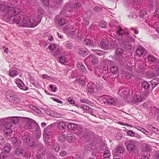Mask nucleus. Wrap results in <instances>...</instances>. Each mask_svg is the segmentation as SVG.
Instances as JSON below:
<instances>
[{"instance_id":"412c9836","label":"nucleus","mask_w":159,"mask_h":159,"mask_svg":"<svg viewBox=\"0 0 159 159\" xmlns=\"http://www.w3.org/2000/svg\"><path fill=\"white\" fill-rule=\"evenodd\" d=\"M75 136L72 134H68L66 136V139L67 141L70 143L74 142L75 140Z\"/></svg>"},{"instance_id":"7c9ffc66","label":"nucleus","mask_w":159,"mask_h":159,"mask_svg":"<svg viewBox=\"0 0 159 159\" xmlns=\"http://www.w3.org/2000/svg\"><path fill=\"white\" fill-rule=\"evenodd\" d=\"M147 12L146 10L143 9L140 11L139 13V17L140 18H147L148 17Z\"/></svg>"},{"instance_id":"c9c22d12","label":"nucleus","mask_w":159,"mask_h":159,"mask_svg":"<svg viewBox=\"0 0 159 159\" xmlns=\"http://www.w3.org/2000/svg\"><path fill=\"white\" fill-rule=\"evenodd\" d=\"M66 100L70 104H74V106L78 107H80V105L75 103V100L71 97H69L67 98Z\"/></svg>"},{"instance_id":"603ef678","label":"nucleus","mask_w":159,"mask_h":159,"mask_svg":"<svg viewBox=\"0 0 159 159\" xmlns=\"http://www.w3.org/2000/svg\"><path fill=\"white\" fill-rule=\"evenodd\" d=\"M53 149L56 152H58L59 151L60 148L59 145L58 143L55 144L53 146Z\"/></svg>"},{"instance_id":"393cba45","label":"nucleus","mask_w":159,"mask_h":159,"mask_svg":"<svg viewBox=\"0 0 159 159\" xmlns=\"http://www.w3.org/2000/svg\"><path fill=\"white\" fill-rule=\"evenodd\" d=\"M79 54L82 56H85L88 53V50L85 48H82L79 49L78 51Z\"/></svg>"},{"instance_id":"338daca9","label":"nucleus","mask_w":159,"mask_h":159,"mask_svg":"<svg viewBox=\"0 0 159 159\" xmlns=\"http://www.w3.org/2000/svg\"><path fill=\"white\" fill-rule=\"evenodd\" d=\"M86 14L88 16V17H90L92 14V11L89 10H88L86 11Z\"/></svg>"},{"instance_id":"6ab92c4d","label":"nucleus","mask_w":159,"mask_h":159,"mask_svg":"<svg viewBox=\"0 0 159 159\" xmlns=\"http://www.w3.org/2000/svg\"><path fill=\"white\" fill-rule=\"evenodd\" d=\"M124 148L122 145H119L117 147L114 152L116 156H119L121 153H123L124 152Z\"/></svg>"},{"instance_id":"e2e57ef3","label":"nucleus","mask_w":159,"mask_h":159,"mask_svg":"<svg viewBox=\"0 0 159 159\" xmlns=\"http://www.w3.org/2000/svg\"><path fill=\"white\" fill-rule=\"evenodd\" d=\"M75 8L76 9H78L79 8H80V7H81V5L80 3L78 2L76 3L75 4Z\"/></svg>"},{"instance_id":"f3484780","label":"nucleus","mask_w":159,"mask_h":159,"mask_svg":"<svg viewBox=\"0 0 159 159\" xmlns=\"http://www.w3.org/2000/svg\"><path fill=\"white\" fill-rule=\"evenodd\" d=\"M11 142L13 146L15 147L20 146L22 144L21 139H18L17 138H12Z\"/></svg>"},{"instance_id":"2eb2a0df","label":"nucleus","mask_w":159,"mask_h":159,"mask_svg":"<svg viewBox=\"0 0 159 159\" xmlns=\"http://www.w3.org/2000/svg\"><path fill=\"white\" fill-rule=\"evenodd\" d=\"M86 61H88L89 62L93 64H95L98 63V59L96 56L93 54H90L85 59Z\"/></svg>"},{"instance_id":"bf43d9fd","label":"nucleus","mask_w":159,"mask_h":159,"mask_svg":"<svg viewBox=\"0 0 159 159\" xmlns=\"http://www.w3.org/2000/svg\"><path fill=\"white\" fill-rule=\"evenodd\" d=\"M14 4L15 2L13 0H9L7 3V5H8L7 7H6V5L5 7H7L8 6H10V5H11L12 6V7H13V6L14 5Z\"/></svg>"},{"instance_id":"4c0bfd02","label":"nucleus","mask_w":159,"mask_h":159,"mask_svg":"<svg viewBox=\"0 0 159 159\" xmlns=\"http://www.w3.org/2000/svg\"><path fill=\"white\" fill-rule=\"evenodd\" d=\"M125 42H126L127 43H133L134 41V39L131 36L127 37L125 39H124Z\"/></svg>"},{"instance_id":"f704fd0d","label":"nucleus","mask_w":159,"mask_h":159,"mask_svg":"<svg viewBox=\"0 0 159 159\" xmlns=\"http://www.w3.org/2000/svg\"><path fill=\"white\" fill-rule=\"evenodd\" d=\"M124 52L123 50L121 48H118L116 49L115 53L118 56H121Z\"/></svg>"},{"instance_id":"1a4fd4ad","label":"nucleus","mask_w":159,"mask_h":159,"mask_svg":"<svg viewBox=\"0 0 159 159\" xmlns=\"http://www.w3.org/2000/svg\"><path fill=\"white\" fill-rule=\"evenodd\" d=\"M23 117L19 116H11L9 117L6 118H4V121L7 124L8 122H10L13 124H16L21 119H22Z\"/></svg>"},{"instance_id":"423d86ee","label":"nucleus","mask_w":159,"mask_h":159,"mask_svg":"<svg viewBox=\"0 0 159 159\" xmlns=\"http://www.w3.org/2000/svg\"><path fill=\"white\" fill-rule=\"evenodd\" d=\"M6 97L7 99L14 103H18L20 100L18 96L11 91L7 92Z\"/></svg>"},{"instance_id":"ea45409f","label":"nucleus","mask_w":159,"mask_h":159,"mask_svg":"<svg viewBox=\"0 0 159 159\" xmlns=\"http://www.w3.org/2000/svg\"><path fill=\"white\" fill-rule=\"evenodd\" d=\"M143 148L144 151L148 152L151 150V146L148 144H144L143 145Z\"/></svg>"},{"instance_id":"4468645a","label":"nucleus","mask_w":159,"mask_h":159,"mask_svg":"<svg viewBox=\"0 0 159 159\" xmlns=\"http://www.w3.org/2000/svg\"><path fill=\"white\" fill-rule=\"evenodd\" d=\"M5 128L4 129V132L7 135H9L12 133V130L11 128V124L10 122H8L7 124L4 122V124Z\"/></svg>"},{"instance_id":"a19ab883","label":"nucleus","mask_w":159,"mask_h":159,"mask_svg":"<svg viewBox=\"0 0 159 159\" xmlns=\"http://www.w3.org/2000/svg\"><path fill=\"white\" fill-rule=\"evenodd\" d=\"M92 50L94 52L100 56H102V55H104L105 52L102 51L97 49H94Z\"/></svg>"},{"instance_id":"c756f323","label":"nucleus","mask_w":159,"mask_h":159,"mask_svg":"<svg viewBox=\"0 0 159 159\" xmlns=\"http://www.w3.org/2000/svg\"><path fill=\"white\" fill-rule=\"evenodd\" d=\"M59 61L62 64H65L67 63L68 60L65 56L61 55L59 57Z\"/></svg>"},{"instance_id":"5701e85b","label":"nucleus","mask_w":159,"mask_h":159,"mask_svg":"<svg viewBox=\"0 0 159 159\" xmlns=\"http://www.w3.org/2000/svg\"><path fill=\"white\" fill-rule=\"evenodd\" d=\"M144 98L140 95L136 94L133 98V101L135 104H137L143 101Z\"/></svg>"},{"instance_id":"cd10ccee","label":"nucleus","mask_w":159,"mask_h":159,"mask_svg":"<svg viewBox=\"0 0 159 159\" xmlns=\"http://www.w3.org/2000/svg\"><path fill=\"white\" fill-rule=\"evenodd\" d=\"M86 78L84 75L82 76L78 80V82L80 85L83 86L86 85Z\"/></svg>"},{"instance_id":"e433bc0d","label":"nucleus","mask_w":159,"mask_h":159,"mask_svg":"<svg viewBox=\"0 0 159 159\" xmlns=\"http://www.w3.org/2000/svg\"><path fill=\"white\" fill-rule=\"evenodd\" d=\"M157 59L153 56L149 55L148 56V62L151 64L154 62H156Z\"/></svg>"},{"instance_id":"a18cd8bd","label":"nucleus","mask_w":159,"mask_h":159,"mask_svg":"<svg viewBox=\"0 0 159 159\" xmlns=\"http://www.w3.org/2000/svg\"><path fill=\"white\" fill-rule=\"evenodd\" d=\"M15 153L16 154L18 155H20L21 154H23V150L21 148H18L16 149L15 150Z\"/></svg>"},{"instance_id":"c03bdc74","label":"nucleus","mask_w":159,"mask_h":159,"mask_svg":"<svg viewBox=\"0 0 159 159\" xmlns=\"http://www.w3.org/2000/svg\"><path fill=\"white\" fill-rule=\"evenodd\" d=\"M147 127L149 130L150 131H152L154 133H155L156 131H157V128L154 127L150 125H148L147 126Z\"/></svg>"},{"instance_id":"5fc2aeb1","label":"nucleus","mask_w":159,"mask_h":159,"mask_svg":"<svg viewBox=\"0 0 159 159\" xmlns=\"http://www.w3.org/2000/svg\"><path fill=\"white\" fill-rule=\"evenodd\" d=\"M36 143H35L34 142L32 141L30 143H28V145L30 146V147H32L33 149H34V148L35 147V145H36Z\"/></svg>"},{"instance_id":"de8ad7c7","label":"nucleus","mask_w":159,"mask_h":159,"mask_svg":"<svg viewBox=\"0 0 159 159\" xmlns=\"http://www.w3.org/2000/svg\"><path fill=\"white\" fill-rule=\"evenodd\" d=\"M111 70L112 73L116 74L118 71V68L116 66H112L111 68Z\"/></svg>"},{"instance_id":"9d476101","label":"nucleus","mask_w":159,"mask_h":159,"mask_svg":"<svg viewBox=\"0 0 159 159\" xmlns=\"http://www.w3.org/2000/svg\"><path fill=\"white\" fill-rule=\"evenodd\" d=\"M76 28L75 27L73 26H69L65 29V31L66 34L69 37L74 38L75 37Z\"/></svg>"},{"instance_id":"c85d7f7f","label":"nucleus","mask_w":159,"mask_h":159,"mask_svg":"<svg viewBox=\"0 0 159 159\" xmlns=\"http://www.w3.org/2000/svg\"><path fill=\"white\" fill-rule=\"evenodd\" d=\"M122 43H120V45L122 47L125 48L126 50H129L131 48V45L129 44V43H127L126 42H125L124 40H122Z\"/></svg>"},{"instance_id":"3c124183","label":"nucleus","mask_w":159,"mask_h":159,"mask_svg":"<svg viewBox=\"0 0 159 159\" xmlns=\"http://www.w3.org/2000/svg\"><path fill=\"white\" fill-rule=\"evenodd\" d=\"M45 112L48 115L51 116H53V111L48 109H45Z\"/></svg>"},{"instance_id":"bb28decb","label":"nucleus","mask_w":159,"mask_h":159,"mask_svg":"<svg viewBox=\"0 0 159 159\" xmlns=\"http://www.w3.org/2000/svg\"><path fill=\"white\" fill-rule=\"evenodd\" d=\"M95 84L93 83H89L88 84L87 90L89 93H92L94 91Z\"/></svg>"},{"instance_id":"49530a36","label":"nucleus","mask_w":159,"mask_h":159,"mask_svg":"<svg viewBox=\"0 0 159 159\" xmlns=\"http://www.w3.org/2000/svg\"><path fill=\"white\" fill-rule=\"evenodd\" d=\"M111 155V153L108 150H105L104 152L103 157L104 158H108Z\"/></svg>"},{"instance_id":"58836bf2","label":"nucleus","mask_w":159,"mask_h":159,"mask_svg":"<svg viewBox=\"0 0 159 159\" xmlns=\"http://www.w3.org/2000/svg\"><path fill=\"white\" fill-rule=\"evenodd\" d=\"M59 128L60 129H64L66 126V124L65 122L61 121L57 125Z\"/></svg>"},{"instance_id":"39448f33","label":"nucleus","mask_w":159,"mask_h":159,"mask_svg":"<svg viewBox=\"0 0 159 159\" xmlns=\"http://www.w3.org/2000/svg\"><path fill=\"white\" fill-rule=\"evenodd\" d=\"M139 142L136 140L129 139L125 141L124 144L127 149L130 152H134L136 149V146L138 145Z\"/></svg>"},{"instance_id":"aec40b11","label":"nucleus","mask_w":159,"mask_h":159,"mask_svg":"<svg viewBox=\"0 0 159 159\" xmlns=\"http://www.w3.org/2000/svg\"><path fill=\"white\" fill-rule=\"evenodd\" d=\"M119 30L116 32V35H117L116 39L117 40H120V43H122V40L123 39H122L123 38V35L122 33L121 32L123 30L120 26H119Z\"/></svg>"},{"instance_id":"864d4df0","label":"nucleus","mask_w":159,"mask_h":159,"mask_svg":"<svg viewBox=\"0 0 159 159\" xmlns=\"http://www.w3.org/2000/svg\"><path fill=\"white\" fill-rule=\"evenodd\" d=\"M65 135L64 134H60L58 137V139L61 142H63L65 139Z\"/></svg>"},{"instance_id":"37998d69","label":"nucleus","mask_w":159,"mask_h":159,"mask_svg":"<svg viewBox=\"0 0 159 159\" xmlns=\"http://www.w3.org/2000/svg\"><path fill=\"white\" fill-rule=\"evenodd\" d=\"M18 74V71L16 70H9V75L10 76L14 77L17 75Z\"/></svg>"},{"instance_id":"13d9d810","label":"nucleus","mask_w":159,"mask_h":159,"mask_svg":"<svg viewBox=\"0 0 159 159\" xmlns=\"http://www.w3.org/2000/svg\"><path fill=\"white\" fill-rule=\"evenodd\" d=\"M82 107L84 109L89 111H92V109L89 107L87 105H83Z\"/></svg>"},{"instance_id":"69168bd1","label":"nucleus","mask_w":159,"mask_h":159,"mask_svg":"<svg viewBox=\"0 0 159 159\" xmlns=\"http://www.w3.org/2000/svg\"><path fill=\"white\" fill-rule=\"evenodd\" d=\"M52 99L54 101L56 102L62 104V101L59 100L57 98H52Z\"/></svg>"},{"instance_id":"0e129e2a","label":"nucleus","mask_w":159,"mask_h":159,"mask_svg":"<svg viewBox=\"0 0 159 159\" xmlns=\"http://www.w3.org/2000/svg\"><path fill=\"white\" fill-rule=\"evenodd\" d=\"M60 155L61 157H64L67 155V152L65 151H61L60 153Z\"/></svg>"},{"instance_id":"473e14b6","label":"nucleus","mask_w":159,"mask_h":159,"mask_svg":"<svg viewBox=\"0 0 159 159\" xmlns=\"http://www.w3.org/2000/svg\"><path fill=\"white\" fill-rule=\"evenodd\" d=\"M43 9L41 7H39L38 9L37 14H38V15L37 16H34V17H35V20L37 19V18H38V17H39L40 18V21L41 20V17L40 16L41 15H42L43 13Z\"/></svg>"},{"instance_id":"6e6552de","label":"nucleus","mask_w":159,"mask_h":159,"mask_svg":"<svg viewBox=\"0 0 159 159\" xmlns=\"http://www.w3.org/2000/svg\"><path fill=\"white\" fill-rule=\"evenodd\" d=\"M83 43L90 46L95 47L98 45L97 41L93 38H85L83 41Z\"/></svg>"},{"instance_id":"9b49d317","label":"nucleus","mask_w":159,"mask_h":159,"mask_svg":"<svg viewBox=\"0 0 159 159\" xmlns=\"http://www.w3.org/2000/svg\"><path fill=\"white\" fill-rule=\"evenodd\" d=\"M101 97L102 99L105 100V101L104 102H106L107 104L109 105L115 106L116 104V101L115 100L114 98L110 96L104 95Z\"/></svg>"},{"instance_id":"680f3d73","label":"nucleus","mask_w":159,"mask_h":159,"mask_svg":"<svg viewBox=\"0 0 159 159\" xmlns=\"http://www.w3.org/2000/svg\"><path fill=\"white\" fill-rule=\"evenodd\" d=\"M102 8L98 6L95 7L94 8V11L95 12H99L102 11Z\"/></svg>"},{"instance_id":"20e7f679","label":"nucleus","mask_w":159,"mask_h":159,"mask_svg":"<svg viewBox=\"0 0 159 159\" xmlns=\"http://www.w3.org/2000/svg\"><path fill=\"white\" fill-rule=\"evenodd\" d=\"M25 125L27 128L34 129L33 131L38 132V134L40 135L41 130L39 126L34 120L31 119H28Z\"/></svg>"},{"instance_id":"09e8293b","label":"nucleus","mask_w":159,"mask_h":159,"mask_svg":"<svg viewBox=\"0 0 159 159\" xmlns=\"http://www.w3.org/2000/svg\"><path fill=\"white\" fill-rule=\"evenodd\" d=\"M84 150L88 152H91L92 150L91 145L90 144L86 145L84 147Z\"/></svg>"},{"instance_id":"79ce46f5","label":"nucleus","mask_w":159,"mask_h":159,"mask_svg":"<svg viewBox=\"0 0 159 159\" xmlns=\"http://www.w3.org/2000/svg\"><path fill=\"white\" fill-rule=\"evenodd\" d=\"M142 87L145 89H148L150 88V84L147 82H144L142 84Z\"/></svg>"},{"instance_id":"2f4dec72","label":"nucleus","mask_w":159,"mask_h":159,"mask_svg":"<svg viewBox=\"0 0 159 159\" xmlns=\"http://www.w3.org/2000/svg\"><path fill=\"white\" fill-rule=\"evenodd\" d=\"M22 139L23 141V143H28V142L30 141V135L27 133L25 134V135L22 137Z\"/></svg>"},{"instance_id":"b1692460","label":"nucleus","mask_w":159,"mask_h":159,"mask_svg":"<svg viewBox=\"0 0 159 159\" xmlns=\"http://www.w3.org/2000/svg\"><path fill=\"white\" fill-rule=\"evenodd\" d=\"M136 52L137 55L139 57L141 56L144 54H146V52L145 49L143 48L140 47L138 48L136 50Z\"/></svg>"},{"instance_id":"0eeeda50","label":"nucleus","mask_w":159,"mask_h":159,"mask_svg":"<svg viewBox=\"0 0 159 159\" xmlns=\"http://www.w3.org/2000/svg\"><path fill=\"white\" fill-rule=\"evenodd\" d=\"M54 126L53 124H51L44 129L43 133V137L45 139H49L52 134V130Z\"/></svg>"},{"instance_id":"4d7b16f0","label":"nucleus","mask_w":159,"mask_h":159,"mask_svg":"<svg viewBox=\"0 0 159 159\" xmlns=\"http://www.w3.org/2000/svg\"><path fill=\"white\" fill-rule=\"evenodd\" d=\"M55 45L53 44H50L48 47V48L52 51L54 50L55 49Z\"/></svg>"},{"instance_id":"6e6d98bb","label":"nucleus","mask_w":159,"mask_h":159,"mask_svg":"<svg viewBox=\"0 0 159 159\" xmlns=\"http://www.w3.org/2000/svg\"><path fill=\"white\" fill-rule=\"evenodd\" d=\"M107 25L106 23L104 21H100L99 25L100 27L102 28H106Z\"/></svg>"},{"instance_id":"774afa93","label":"nucleus","mask_w":159,"mask_h":159,"mask_svg":"<svg viewBox=\"0 0 159 159\" xmlns=\"http://www.w3.org/2000/svg\"><path fill=\"white\" fill-rule=\"evenodd\" d=\"M62 50V49L61 48H58L56 51L57 54H60Z\"/></svg>"},{"instance_id":"f03ea898","label":"nucleus","mask_w":159,"mask_h":159,"mask_svg":"<svg viewBox=\"0 0 159 159\" xmlns=\"http://www.w3.org/2000/svg\"><path fill=\"white\" fill-rule=\"evenodd\" d=\"M68 128L70 130H75L76 134L88 140L93 138L94 135V133L90 129L81 126L77 127V125L73 123H70L67 125Z\"/></svg>"},{"instance_id":"f8f14e48","label":"nucleus","mask_w":159,"mask_h":159,"mask_svg":"<svg viewBox=\"0 0 159 159\" xmlns=\"http://www.w3.org/2000/svg\"><path fill=\"white\" fill-rule=\"evenodd\" d=\"M129 90L128 89L122 87L121 89L119 90L118 94L122 97L127 98L129 95Z\"/></svg>"},{"instance_id":"ddd939ff","label":"nucleus","mask_w":159,"mask_h":159,"mask_svg":"<svg viewBox=\"0 0 159 159\" xmlns=\"http://www.w3.org/2000/svg\"><path fill=\"white\" fill-rule=\"evenodd\" d=\"M15 82L20 89L25 91L28 89V88L25 86L24 83L21 80L16 79L15 80Z\"/></svg>"},{"instance_id":"dca6fc26","label":"nucleus","mask_w":159,"mask_h":159,"mask_svg":"<svg viewBox=\"0 0 159 159\" xmlns=\"http://www.w3.org/2000/svg\"><path fill=\"white\" fill-rule=\"evenodd\" d=\"M34 148V150H36L38 152H42V154L45 153H43V152L46 150L44 149L43 145L40 142L36 143V145H35V147Z\"/></svg>"},{"instance_id":"f257e3e1","label":"nucleus","mask_w":159,"mask_h":159,"mask_svg":"<svg viewBox=\"0 0 159 159\" xmlns=\"http://www.w3.org/2000/svg\"><path fill=\"white\" fill-rule=\"evenodd\" d=\"M6 5V3L5 2H2L0 4V11L2 12V16L5 18L10 20L15 16L12 19L13 23L19 25L22 16V15H17L21 10L19 6H17L14 8V7L9 6L6 7H5Z\"/></svg>"},{"instance_id":"8fccbe9b","label":"nucleus","mask_w":159,"mask_h":159,"mask_svg":"<svg viewBox=\"0 0 159 159\" xmlns=\"http://www.w3.org/2000/svg\"><path fill=\"white\" fill-rule=\"evenodd\" d=\"M11 149V146L9 144L4 147L3 148V151L6 152L8 153L10 152Z\"/></svg>"},{"instance_id":"7ed1b4c3","label":"nucleus","mask_w":159,"mask_h":159,"mask_svg":"<svg viewBox=\"0 0 159 159\" xmlns=\"http://www.w3.org/2000/svg\"><path fill=\"white\" fill-rule=\"evenodd\" d=\"M22 19L20 22L19 26L24 27H34L37 25L40 22V19L39 17L37 19L35 20V18L32 17L31 19H30L27 16L22 15Z\"/></svg>"},{"instance_id":"4be33fe9","label":"nucleus","mask_w":159,"mask_h":159,"mask_svg":"<svg viewBox=\"0 0 159 159\" xmlns=\"http://www.w3.org/2000/svg\"><path fill=\"white\" fill-rule=\"evenodd\" d=\"M77 67L81 72L83 73H86L87 70L82 63L78 62L77 63Z\"/></svg>"},{"instance_id":"a878e982","label":"nucleus","mask_w":159,"mask_h":159,"mask_svg":"<svg viewBox=\"0 0 159 159\" xmlns=\"http://www.w3.org/2000/svg\"><path fill=\"white\" fill-rule=\"evenodd\" d=\"M108 42L107 40L102 39L100 43V46L103 49H106L108 48Z\"/></svg>"},{"instance_id":"72a5a7b5","label":"nucleus","mask_w":159,"mask_h":159,"mask_svg":"<svg viewBox=\"0 0 159 159\" xmlns=\"http://www.w3.org/2000/svg\"><path fill=\"white\" fill-rule=\"evenodd\" d=\"M151 83L152 88H154L159 83V78H157L153 79L151 81Z\"/></svg>"},{"instance_id":"a211bd4d","label":"nucleus","mask_w":159,"mask_h":159,"mask_svg":"<svg viewBox=\"0 0 159 159\" xmlns=\"http://www.w3.org/2000/svg\"><path fill=\"white\" fill-rule=\"evenodd\" d=\"M54 22L58 24L60 26H62L66 23L65 19L63 18H60L58 16H57L55 17Z\"/></svg>"},{"instance_id":"052dcab7","label":"nucleus","mask_w":159,"mask_h":159,"mask_svg":"<svg viewBox=\"0 0 159 159\" xmlns=\"http://www.w3.org/2000/svg\"><path fill=\"white\" fill-rule=\"evenodd\" d=\"M127 134L130 136L134 137V132L131 130H128L127 132Z\"/></svg>"}]
</instances>
